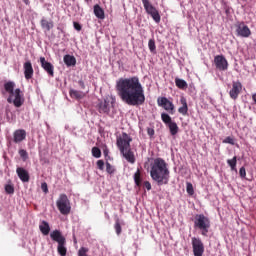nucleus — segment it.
I'll return each mask as SVG.
<instances>
[{"instance_id": "dca6fc26", "label": "nucleus", "mask_w": 256, "mask_h": 256, "mask_svg": "<svg viewBox=\"0 0 256 256\" xmlns=\"http://www.w3.org/2000/svg\"><path fill=\"white\" fill-rule=\"evenodd\" d=\"M27 138V132L23 129H18L13 133L14 143H21Z\"/></svg>"}, {"instance_id": "393cba45", "label": "nucleus", "mask_w": 256, "mask_h": 256, "mask_svg": "<svg viewBox=\"0 0 256 256\" xmlns=\"http://www.w3.org/2000/svg\"><path fill=\"white\" fill-rule=\"evenodd\" d=\"M4 89L6 93H9L11 97H13V92L15 91V82L13 81H8L4 84Z\"/></svg>"}, {"instance_id": "aec40b11", "label": "nucleus", "mask_w": 256, "mask_h": 256, "mask_svg": "<svg viewBox=\"0 0 256 256\" xmlns=\"http://www.w3.org/2000/svg\"><path fill=\"white\" fill-rule=\"evenodd\" d=\"M142 3L148 15H151V13H154L155 11H157V8H155L149 0H142Z\"/></svg>"}, {"instance_id": "2f4dec72", "label": "nucleus", "mask_w": 256, "mask_h": 256, "mask_svg": "<svg viewBox=\"0 0 256 256\" xmlns=\"http://www.w3.org/2000/svg\"><path fill=\"white\" fill-rule=\"evenodd\" d=\"M134 181L137 187H141V171L137 170L134 174Z\"/></svg>"}, {"instance_id": "79ce46f5", "label": "nucleus", "mask_w": 256, "mask_h": 256, "mask_svg": "<svg viewBox=\"0 0 256 256\" xmlns=\"http://www.w3.org/2000/svg\"><path fill=\"white\" fill-rule=\"evenodd\" d=\"M41 189H42V191H43L44 193H49V188H48V186H47V182H43V183L41 184Z\"/></svg>"}, {"instance_id": "5701e85b", "label": "nucleus", "mask_w": 256, "mask_h": 256, "mask_svg": "<svg viewBox=\"0 0 256 256\" xmlns=\"http://www.w3.org/2000/svg\"><path fill=\"white\" fill-rule=\"evenodd\" d=\"M94 15L97 17V19H105V11L99 4L94 5Z\"/></svg>"}, {"instance_id": "e433bc0d", "label": "nucleus", "mask_w": 256, "mask_h": 256, "mask_svg": "<svg viewBox=\"0 0 256 256\" xmlns=\"http://www.w3.org/2000/svg\"><path fill=\"white\" fill-rule=\"evenodd\" d=\"M5 191L6 193H8V195H13V193H15V188L13 187V185L8 184L5 186Z\"/></svg>"}, {"instance_id": "6ab92c4d", "label": "nucleus", "mask_w": 256, "mask_h": 256, "mask_svg": "<svg viewBox=\"0 0 256 256\" xmlns=\"http://www.w3.org/2000/svg\"><path fill=\"white\" fill-rule=\"evenodd\" d=\"M64 63L67 67H75V65H77V59L75 58V56L66 54L64 56Z\"/></svg>"}, {"instance_id": "4468645a", "label": "nucleus", "mask_w": 256, "mask_h": 256, "mask_svg": "<svg viewBox=\"0 0 256 256\" xmlns=\"http://www.w3.org/2000/svg\"><path fill=\"white\" fill-rule=\"evenodd\" d=\"M23 69H24V77L26 81H29L33 79V74L35 71L33 70V64H31V61H26L23 64Z\"/></svg>"}, {"instance_id": "39448f33", "label": "nucleus", "mask_w": 256, "mask_h": 256, "mask_svg": "<svg viewBox=\"0 0 256 256\" xmlns=\"http://www.w3.org/2000/svg\"><path fill=\"white\" fill-rule=\"evenodd\" d=\"M194 227L202 231L201 235H203V237H207V233H209V229H211V220L203 214H197L194 221Z\"/></svg>"}, {"instance_id": "a211bd4d", "label": "nucleus", "mask_w": 256, "mask_h": 256, "mask_svg": "<svg viewBox=\"0 0 256 256\" xmlns=\"http://www.w3.org/2000/svg\"><path fill=\"white\" fill-rule=\"evenodd\" d=\"M69 95H70L71 99H76L77 101H79L85 97V93L83 91H78L75 89H70Z\"/></svg>"}, {"instance_id": "cd10ccee", "label": "nucleus", "mask_w": 256, "mask_h": 256, "mask_svg": "<svg viewBox=\"0 0 256 256\" xmlns=\"http://www.w3.org/2000/svg\"><path fill=\"white\" fill-rule=\"evenodd\" d=\"M175 84H176V87H178V89H182V90L187 89V82L183 79L176 78Z\"/></svg>"}, {"instance_id": "c85d7f7f", "label": "nucleus", "mask_w": 256, "mask_h": 256, "mask_svg": "<svg viewBox=\"0 0 256 256\" xmlns=\"http://www.w3.org/2000/svg\"><path fill=\"white\" fill-rule=\"evenodd\" d=\"M114 229L117 235H121L123 229L121 228V222L119 218L115 220Z\"/></svg>"}, {"instance_id": "37998d69", "label": "nucleus", "mask_w": 256, "mask_h": 256, "mask_svg": "<svg viewBox=\"0 0 256 256\" xmlns=\"http://www.w3.org/2000/svg\"><path fill=\"white\" fill-rule=\"evenodd\" d=\"M73 25L76 31H81V29H83V27L81 26V24H79V22H73Z\"/></svg>"}, {"instance_id": "473e14b6", "label": "nucleus", "mask_w": 256, "mask_h": 256, "mask_svg": "<svg viewBox=\"0 0 256 256\" xmlns=\"http://www.w3.org/2000/svg\"><path fill=\"white\" fill-rule=\"evenodd\" d=\"M148 47H149V50L152 52V53H157V46L155 45V40L153 39H150L148 41Z\"/></svg>"}, {"instance_id": "49530a36", "label": "nucleus", "mask_w": 256, "mask_h": 256, "mask_svg": "<svg viewBox=\"0 0 256 256\" xmlns=\"http://www.w3.org/2000/svg\"><path fill=\"white\" fill-rule=\"evenodd\" d=\"M78 85H79L80 89H85V82L83 80H79Z\"/></svg>"}, {"instance_id": "9b49d317", "label": "nucleus", "mask_w": 256, "mask_h": 256, "mask_svg": "<svg viewBox=\"0 0 256 256\" xmlns=\"http://www.w3.org/2000/svg\"><path fill=\"white\" fill-rule=\"evenodd\" d=\"M159 107H163L170 115H175V105L167 97L158 98Z\"/></svg>"}, {"instance_id": "423d86ee", "label": "nucleus", "mask_w": 256, "mask_h": 256, "mask_svg": "<svg viewBox=\"0 0 256 256\" xmlns=\"http://www.w3.org/2000/svg\"><path fill=\"white\" fill-rule=\"evenodd\" d=\"M56 207L61 215H69V213H71V202L69 201L67 194H60L56 201Z\"/></svg>"}, {"instance_id": "bb28decb", "label": "nucleus", "mask_w": 256, "mask_h": 256, "mask_svg": "<svg viewBox=\"0 0 256 256\" xmlns=\"http://www.w3.org/2000/svg\"><path fill=\"white\" fill-rule=\"evenodd\" d=\"M227 164L231 168V171H237V156L227 160Z\"/></svg>"}, {"instance_id": "20e7f679", "label": "nucleus", "mask_w": 256, "mask_h": 256, "mask_svg": "<svg viewBox=\"0 0 256 256\" xmlns=\"http://www.w3.org/2000/svg\"><path fill=\"white\" fill-rule=\"evenodd\" d=\"M50 237L52 241H55L58 243L57 251L61 256L67 255V239H65V236L61 233L59 230H54L50 233Z\"/></svg>"}, {"instance_id": "09e8293b", "label": "nucleus", "mask_w": 256, "mask_h": 256, "mask_svg": "<svg viewBox=\"0 0 256 256\" xmlns=\"http://www.w3.org/2000/svg\"><path fill=\"white\" fill-rule=\"evenodd\" d=\"M23 3H25V5H30V1L29 0H23Z\"/></svg>"}, {"instance_id": "f3484780", "label": "nucleus", "mask_w": 256, "mask_h": 256, "mask_svg": "<svg viewBox=\"0 0 256 256\" xmlns=\"http://www.w3.org/2000/svg\"><path fill=\"white\" fill-rule=\"evenodd\" d=\"M180 103L182 106L178 108V113L183 115L184 117L189 114V106L187 105V98L185 96H181Z\"/></svg>"}, {"instance_id": "4be33fe9", "label": "nucleus", "mask_w": 256, "mask_h": 256, "mask_svg": "<svg viewBox=\"0 0 256 256\" xmlns=\"http://www.w3.org/2000/svg\"><path fill=\"white\" fill-rule=\"evenodd\" d=\"M39 229L42 233V235H49L51 231V227L49 226V222L47 221H42L41 224L39 225Z\"/></svg>"}, {"instance_id": "a19ab883", "label": "nucleus", "mask_w": 256, "mask_h": 256, "mask_svg": "<svg viewBox=\"0 0 256 256\" xmlns=\"http://www.w3.org/2000/svg\"><path fill=\"white\" fill-rule=\"evenodd\" d=\"M239 175L242 179H245V177H247V171L245 170V167L240 168Z\"/></svg>"}, {"instance_id": "de8ad7c7", "label": "nucleus", "mask_w": 256, "mask_h": 256, "mask_svg": "<svg viewBox=\"0 0 256 256\" xmlns=\"http://www.w3.org/2000/svg\"><path fill=\"white\" fill-rule=\"evenodd\" d=\"M252 101L255 103V105H256V93H254L253 95H252Z\"/></svg>"}, {"instance_id": "6e6552de", "label": "nucleus", "mask_w": 256, "mask_h": 256, "mask_svg": "<svg viewBox=\"0 0 256 256\" xmlns=\"http://www.w3.org/2000/svg\"><path fill=\"white\" fill-rule=\"evenodd\" d=\"M242 91H243V84L241 83V81L239 80L233 81L232 88L229 91L230 99H232L233 101H237Z\"/></svg>"}, {"instance_id": "b1692460", "label": "nucleus", "mask_w": 256, "mask_h": 256, "mask_svg": "<svg viewBox=\"0 0 256 256\" xmlns=\"http://www.w3.org/2000/svg\"><path fill=\"white\" fill-rule=\"evenodd\" d=\"M98 111L102 114L109 113V102L107 100L101 101L98 104Z\"/></svg>"}, {"instance_id": "4c0bfd02", "label": "nucleus", "mask_w": 256, "mask_h": 256, "mask_svg": "<svg viewBox=\"0 0 256 256\" xmlns=\"http://www.w3.org/2000/svg\"><path fill=\"white\" fill-rule=\"evenodd\" d=\"M186 191H187L188 195H194L195 190L193 189V184L187 183Z\"/></svg>"}, {"instance_id": "2eb2a0df", "label": "nucleus", "mask_w": 256, "mask_h": 256, "mask_svg": "<svg viewBox=\"0 0 256 256\" xmlns=\"http://www.w3.org/2000/svg\"><path fill=\"white\" fill-rule=\"evenodd\" d=\"M16 173L22 183H29V180L31 179L29 176V171L25 170L23 167H18L16 169Z\"/></svg>"}, {"instance_id": "8fccbe9b", "label": "nucleus", "mask_w": 256, "mask_h": 256, "mask_svg": "<svg viewBox=\"0 0 256 256\" xmlns=\"http://www.w3.org/2000/svg\"><path fill=\"white\" fill-rule=\"evenodd\" d=\"M109 152L107 150H104V155L107 156Z\"/></svg>"}, {"instance_id": "a18cd8bd", "label": "nucleus", "mask_w": 256, "mask_h": 256, "mask_svg": "<svg viewBox=\"0 0 256 256\" xmlns=\"http://www.w3.org/2000/svg\"><path fill=\"white\" fill-rule=\"evenodd\" d=\"M144 187L147 189V191H151V182L145 181L144 182Z\"/></svg>"}, {"instance_id": "1a4fd4ad", "label": "nucleus", "mask_w": 256, "mask_h": 256, "mask_svg": "<svg viewBox=\"0 0 256 256\" xmlns=\"http://www.w3.org/2000/svg\"><path fill=\"white\" fill-rule=\"evenodd\" d=\"M192 249L194 256H203V253H205V245L197 237L192 238Z\"/></svg>"}, {"instance_id": "ddd939ff", "label": "nucleus", "mask_w": 256, "mask_h": 256, "mask_svg": "<svg viewBox=\"0 0 256 256\" xmlns=\"http://www.w3.org/2000/svg\"><path fill=\"white\" fill-rule=\"evenodd\" d=\"M40 65L44 71L49 75V77H55V66L48 62L45 57H40Z\"/></svg>"}, {"instance_id": "9d476101", "label": "nucleus", "mask_w": 256, "mask_h": 256, "mask_svg": "<svg viewBox=\"0 0 256 256\" xmlns=\"http://www.w3.org/2000/svg\"><path fill=\"white\" fill-rule=\"evenodd\" d=\"M214 65L218 71H227V69H229V62L223 55H217L214 57Z\"/></svg>"}, {"instance_id": "f704fd0d", "label": "nucleus", "mask_w": 256, "mask_h": 256, "mask_svg": "<svg viewBox=\"0 0 256 256\" xmlns=\"http://www.w3.org/2000/svg\"><path fill=\"white\" fill-rule=\"evenodd\" d=\"M18 153L23 161H27V159H29V153H27V150L20 149Z\"/></svg>"}, {"instance_id": "c03bdc74", "label": "nucleus", "mask_w": 256, "mask_h": 256, "mask_svg": "<svg viewBox=\"0 0 256 256\" xmlns=\"http://www.w3.org/2000/svg\"><path fill=\"white\" fill-rule=\"evenodd\" d=\"M147 133H148L149 137H153V135H155V129L147 128Z\"/></svg>"}, {"instance_id": "f03ea898", "label": "nucleus", "mask_w": 256, "mask_h": 256, "mask_svg": "<svg viewBox=\"0 0 256 256\" xmlns=\"http://www.w3.org/2000/svg\"><path fill=\"white\" fill-rule=\"evenodd\" d=\"M169 168H167V162L163 158L154 159L150 168V177L157 185H168L170 178Z\"/></svg>"}, {"instance_id": "412c9836", "label": "nucleus", "mask_w": 256, "mask_h": 256, "mask_svg": "<svg viewBox=\"0 0 256 256\" xmlns=\"http://www.w3.org/2000/svg\"><path fill=\"white\" fill-rule=\"evenodd\" d=\"M40 25H41L42 29H45V31H50L54 27L53 21H51V20L49 21L45 18L41 19Z\"/></svg>"}, {"instance_id": "a878e982", "label": "nucleus", "mask_w": 256, "mask_h": 256, "mask_svg": "<svg viewBox=\"0 0 256 256\" xmlns=\"http://www.w3.org/2000/svg\"><path fill=\"white\" fill-rule=\"evenodd\" d=\"M167 127L169 128L170 135L175 136L177 133H179V126L177 125V122H170Z\"/></svg>"}, {"instance_id": "58836bf2", "label": "nucleus", "mask_w": 256, "mask_h": 256, "mask_svg": "<svg viewBox=\"0 0 256 256\" xmlns=\"http://www.w3.org/2000/svg\"><path fill=\"white\" fill-rule=\"evenodd\" d=\"M222 143H228L229 145H235V140L231 136L226 137Z\"/></svg>"}, {"instance_id": "7c9ffc66", "label": "nucleus", "mask_w": 256, "mask_h": 256, "mask_svg": "<svg viewBox=\"0 0 256 256\" xmlns=\"http://www.w3.org/2000/svg\"><path fill=\"white\" fill-rule=\"evenodd\" d=\"M161 119H162L163 123H165V125H169L170 123L173 122V120L171 119V116H169V114H167V113H162Z\"/></svg>"}, {"instance_id": "ea45409f", "label": "nucleus", "mask_w": 256, "mask_h": 256, "mask_svg": "<svg viewBox=\"0 0 256 256\" xmlns=\"http://www.w3.org/2000/svg\"><path fill=\"white\" fill-rule=\"evenodd\" d=\"M96 165L100 171H103L105 169V162L103 160H98L96 162Z\"/></svg>"}, {"instance_id": "c756f323", "label": "nucleus", "mask_w": 256, "mask_h": 256, "mask_svg": "<svg viewBox=\"0 0 256 256\" xmlns=\"http://www.w3.org/2000/svg\"><path fill=\"white\" fill-rule=\"evenodd\" d=\"M155 23H161V15L159 14V10H155L150 14Z\"/></svg>"}, {"instance_id": "f8f14e48", "label": "nucleus", "mask_w": 256, "mask_h": 256, "mask_svg": "<svg viewBox=\"0 0 256 256\" xmlns=\"http://www.w3.org/2000/svg\"><path fill=\"white\" fill-rule=\"evenodd\" d=\"M236 33L238 37H251V29H249V26L245 25V22H238L236 24Z\"/></svg>"}, {"instance_id": "c9c22d12", "label": "nucleus", "mask_w": 256, "mask_h": 256, "mask_svg": "<svg viewBox=\"0 0 256 256\" xmlns=\"http://www.w3.org/2000/svg\"><path fill=\"white\" fill-rule=\"evenodd\" d=\"M92 155L96 158L99 159L101 157V149L99 147H93L92 148Z\"/></svg>"}, {"instance_id": "72a5a7b5", "label": "nucleus", "mask_w": 256, "mask_h": 256, "mask_svg": "<svg viewBox=\"0 0 256 256\" xmlns=\"http://www.w3.org/2000/svg\"><path fill=\"white\" fill-rule=\"evenodd\" d=\"M115 171H116L115 167L111 165V163L106 162V173H108L109 175H114Z\"/></svg>"}, {"instance_id": "7ed1b4c3", "label": "nucleus", "mask_w": 256, "mask_h": 256, "mask_svg": "<svg viewBox=\"0 0 256 256\" xmlns=\"http://www.w3.org/2000/svg\"><path fill=\"white\" fill-rule=\"evenodd\" d=\"M131 141H133V138L127 132H123L121 136L117 137L116 145L124 159L133 165L135 163V153L131 150Z\"/></svg>"}, {"instance_id": "f257e3e1", "label": "nucleus", "mask_w": 256, "mask_h": 256, "mask_svg": "<svg viewBox=\"0 0 256 256\" xmlns=\"http://www.w3.org/2000/svg\"><path fill=\"white\" fill-rule=\"evenodd\" d=\"M116 91L123 103L137 107L145 103V90L139 77L120 78L116 82Z\"/></svg>"}, {"instance_id": "0eeeda50", "label": "nucleus", "mask_w": 256, "mask_h": 256, "mask_svg": "<svg viewBox=\"0 0 256 256\" xmlns=\"http://www.w3.org/2000/svg\"><path fill=\"white\" fill-rule=\"evenodd\" d=\"M8 103H13L14 107H21L25 103V98H23V93L21 89L17 88L13 91V96L11 94L7 98Z\"/></svg>"}]
</instances>
